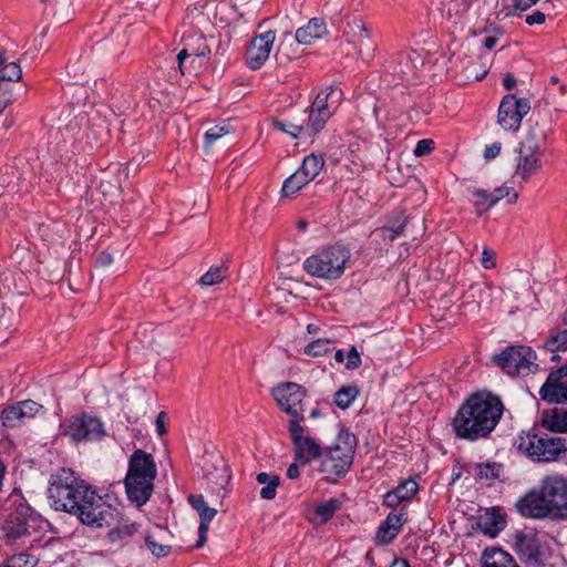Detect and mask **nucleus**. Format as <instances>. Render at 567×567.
<instances>
[{"label": "nucleus", "mask_w": 567, "mask_h": 567, "mask_svg": "<svg viewBox=\"0 0 567 567\" xmlns=\"http://www.w3.org/2000/svg\"><path fill=\"white\" fill-rule=\"evenodd\" d=\"M526 518L567 520V477L561 474L544 476L515 503Z\"/></svg>", "instance_id": "f257e3e1"}, {"label": "nucleus", "mask_w": 567, "mask_h": 567, "mask_svg": "<svg viewBox=\"0 0 567 567\" xmlns=\"http://www.w3.org/2000/svg\"><path fill=\"white\" fill-rule=\"evenodd\" d=\"M503 403L494 395H471L452 421L457 437L475 441L486 437L503 414Z\"/></svg>", "instance_id": "f03ea898"}, {"label": "nucleus", "mask_w": 567, "mask_h": 567, "mask_svg": "<svg viewBox=\"0 0 567 567\" xmlns=\"http://www.w3.org/2000/svg\"><path fill=\"white\" fill-rule=\"evenodd\" d=\"M63 478H65L64 487L61 485V489L53 488V496L58 499L62 512L75 515L84 525L92 527H111L117 522L118 511L107 504L94 489L84 494L82 496L84 499L78 506L76 502L69 498L72 488L68 489V478L71 480V475Z\"/></svg>", "instance_id": "7ed1b4c3"}, {"label": "nucleus", "mask_w": 567, "mask_h": 567, "mask_svg": "<svg viewBox=\"0 0 567 567\" xmlns=\"http://www.w3.org/2000/svg\"><path fill=\"white\" fill-rule=\"evenodd\" d=\"M547 135L548 128L545 125L529 118L527 133L515 150V175L525 183L542 171V148Z\"/></svg>", "instance_id": "20e7f679"}, {"label": "nucleus", "mask_w": 567, "mask_h": 567, "mask_svg": "<svg viewBox=\"0 0 567 567\" xmlns=\"http://www.w3.org/2000/svg\"><path fill=\"white\" fill-rule=\"evenodd\" d=\"M330 92H320L316 96L312 105L308 110L301 111V123H295V120H274L272 125L276 130L291 136L292 138L312 137L318 134L331 116L328 106V99L333 94Z\"/></svg>", "instance_id": "39448f33"}, {"label": "nucleus", "mask_w": 567, "mask_h": 567, "mask_svg": "<svg viewBox=\"0 0 567 567\" xmlns=\"http://www.w3.org/2000/svg\"><path fill=\"white\" fill-rule=\"evenodd\" d=\"M350 257V250L344 246L331 245L307 257L302 268L311 277L337 280L344 274Z\"/></svg>", "instance_id": "423d86ee"}, {"label": "nucleus", "mask_w": 567, "mask_h": 567, "mask_svg": "<svg viewBox=\"0 0 567 567\" xmlns=\"http://www.w3.org/2000/svg\"><path fill=\"white\" fill-rule=\"evenodd\" d=\"M355 447L354 434L348 430H341L321 461L320 471L326 474L328 481H334L349 472L353 463Z\"/></svg>", "instance_id": "0eeeda50"}, {"label": "nucleus", "mask_w": 567, "mask_h": 567, "mask_svg": "<svg viewBox=\"0 0 567 567\" xmlns=\"http://www.w3.org/2000/svg\"><path fill=\"white\" fill-rule=\"evenodd\" d=\"M519 452L537 462H551L566 453L565 440L536 430L522 432L516 440Z\"/></svg>", "instance_id": "6e6552de"}, {"label": "nucleus", "mask_w": 567, "mask_h": 567, "mask_svg": "<svg viewBox=\"0 0 567 567\" xmlns=\"http://www.w3.org/2000/svg\"><path fill=\"white\" fill-rule=\"evenodd\" d=\"M340 49L346 55H355L364 61L373 59L377 44L371 38V29L362 19L348 21Z\"/></svg>", "instance_id": "1a4fd4ad"}, {"label": "nucleus", "mask_w": 567, "mask_h": 567, "mask_svg": "<svg viewBox=\"0 0 567 567\" xmlns=\"http://www.w3.org/2000/svg\"><path fill=\"white\" fill-rule=\"evenodd\" d=\"M37 522L35 513L28 504H17L2 525L4 540L8 544L22 540V545L24 546V539L30 536V529L35 528Z\"/></svg>", "instance_id": "9d476101"}, {"label": "nucleus", "mask_w": 567, "mask_h": 567, "mask_svg": "<svg viewBox=\"0 0 567 567\" xmlns=\"http://www.w3.org/2000/svg\"><path fill=\"white\" fill-rule=\"evenodd\" d=\"M535 352L529 347L511 346L494 357V362L512 377H524L532 371Z\"/></svg>", "instance_id": "9b49d317"}, {"label": "nucleus", "mask_w": 567, "mask_h": 567, "mask_svg": "<svg viewBox=\"0 0 567 567\" xmlns=\"http://www.w3.org/2000/svg\"><path fill=\"white\" fill-rule=\"evenodd\" d=\"M288 431L293 444L295 461L307 465L322 456L320 443L310 436L297 420H290Z\"/></svg>", "instance_id": "f8f14e48"}, {"label": "nucleus", "mask_w": 567, "mask_h": 567, "mask_svg": "<svg viewBox=\"0 0 567 567\" xmlns=\"http://www.w3.org/2000/svg\"><path fill=\"white\" fill-rule=\"evenodd\" d=\"M272 395L280 409L290 415V420L300 423L305 419L306 391L301 385L293 382L280 384L272 390Z\"/></svg>", "instance_id": "ddd939ff"}, {"label": "nucleus", "mask_w": 567, "mask_h": 567, "mask_svg": "<svg viewBox=\"0 0 567 567\" xmlns=\"http://www.w3.org/2000/svg\"><path fill=\"white\" fill-rule=\"evenodd\" d=\"M515 550L527 564L539 567L550 556L549 547L540 540L536 532L518 533L515 537Z\"/></svg>", "instance_id": "4468645a"}, {"label": "nucleus", "mask_w": 567, "mask_h": 567, "mask_svg": "<svg viewBox=\"0 0 567 567\" xmlns=\"http://www.w3.org/2000/svg\"><path fill=\"white\" fill-rule=\"evenodd\" d=\"M530 111L528 99H517L514 94L503 97L499 107L497 122L505 131H518L523 117Z\"/></svg>", "instance_id": "2eb2a0df"}, {"label": "nucleus", "mask_w": 567, "mask_h": 567, "mask_svg": "<svg viewBox=\"0 0 567 567\" xmlns=\"http://www.w3.org/2000/svg\"><path fill=\"white\" fill-rule=\"evenodd\" d=\"M70 475L71 480L68 478V489L72 488V491L70 493L71 495L69 496V498L72 502H76L78 506H80L82 499H84L82 496L92 491L91 486L87 485L83 480L78 477L72 470L64 467L60 468L59 471H56L55 474L51 476L50 485L48 488V497L51 501V505L55 511H62V507L59 506L58 499L53 496V488L55 487L56 489H61V485L64 486V482H61L65 480L63 478V476Z\"/></svg>", "instance_id": "dca6fc26"}, {"label": "nucleus", "mask_w": 567, "mask_h": 567, "mask_svg": "<svg viewBox=\"0 0 567 567\" xmlns=\"http://www.w3.org/2000/svg\"><path fill=\"white\" fill-rule=\"evenodd\" d=\"M63 433L73 442L96 441L104 436V429L97 417L82 414L72 416L66 422Z\"/></svg>", "instance_id": "f3484780"}, {"label": "nucleus", "mask_w": 567, "mask_h": 567, "mask_svg": "<svg viewBox=\"0 0 567 567\" xmlns=\"http://www.w3.org/2000/svg\"><path fill=\"white\" fill-rule=\"evenodd\" d=\"M539 396L549 404L567 402V365L548 374L539 390Z\"/></svg>", "instance_id": "a211bd4d"}, {"label": "nucleus", "mask_w": 567, "mask_h": 567, "mask_svg": "<svg viewBox=\"0 0 567 567\" xmlns=\"http://www.w3.org/2000/svg\"><path fill=\"white\" fill-rule=\"evenodd\" d=\"M41 410L42 405L32 400L20 401L2 410L1 424L10 429L21 426L33 419Z\"/></svg>", "instance_id": "6ab92c4d"}, {"label": "nucleus", "mask_w": 567, "mask_h": 567, "mask_svg": "<svg viewBox=\"0 0 567 567\" xmlns=\"http://www.w3.org/2000/svg\"><path fill=\"white\" fill-rule=\"evenodd\" d=\"M276 39V33L271 30L256 35L247 51V65L251 70H259L268 60Z\"/></svg>", "instance_id": "aec40b11"}, {"label": "nucleus", "mask_w": 567, "mask_h": 567, "mask_svg": "<svg viewBox=\"0 0 567 567\" xmlns=\"http://www.w3.org/2000/svg\"><path fill=\"white\" fill-rule=\"evenodd\" d=\"M152 477H140L136 473L126 474L124 484L127 498L137 507L147 503L154 491Z\"/></svg>", "instance_id": "412c9836"}, {"label": "nucleus", "mask_w": 567, "mask_h": 567, "mask_svg": "<svg viewBox=\"0 0 567 567\" xmlns=\"http://www.w3.org/2000/svg\"><path fill=\"white\" fill-rule=\"evenodd\" d=\"M203 471L207 482L219 488H223L230 480L228 466L220 455L203 457Z\"/></svg>", "instance_id": "4be33fe9"}, {"label": "nucleus", "mask_w": 567, "mask_h": 567, "mask_svg": "<svg viewBox=\"0 0 567 567\" xmlns=\"http://www.w3.org/2000/svg\"><path fill=\"white\" fill-rule=\"evenodd\" d=\"M188 503L197 512L200 523L198 526V540L196 543V548H202L207 540V533L209 529V524L213 518L217 514V509L209 507L205 502L203 495H189Z\"/></svg>", "instance_id": "5701e85b"}, {"label": "nucleus", "mask_w": 567, "mask_h": 567, "mask_svg": "<svg viewBox=\"0 0 567 567\" xmlns=\"http://www.w3.org/2000/svg\"><path fill=\"white\" fill-rule=\"evenodd\" d=\"M406 520L408 513L404 506L401 507L399 513H390L377 530V543L381 545L390 544L398 536Z\"/></svg>", "instance_id": "b1692460"}, {"label": "nucleus", "mask_w": 567, "mask_h": 567, "mask_svg": "<svg viewBox=\"0 0 567 567\" xmlns=\"http://www.w3.org/2000/svg\"><path fill=\"white\" fill-rule=\"evenodd\" d=\"M136 473L140 477H152L155 480L157 475L156 464L151 454L143 450H136L128 462L127 474Z\"/></svg>", "instance_id": "393cba45"}, {"label": "nucleus", "mask_w": 567, "mask_h": 567, "mask_svg": "<svg viewBox=\"0 0 567 567\" xmlns=\"http://www.w3.org/2000/svg\"><path fill=\"white\" fill-rule=\"evenodd\" d=\"M326 33V24L322 19L313 18L307 25L297 29L296 40L300 44H310L313 40Z\"/></svg>", "instance_id": "a878e982"}, {"label": "nucleus", "mask_w": 567, "mask_h": 567, "mask_svg": "<svg viewBox=\"0 0 567 567\" xmlns=\"http://www.w3.org/2000/svg\"><path fill=\"white\" fill-rule=\"evenodd\" d=\"M114 527L109 532V539L111 543H126L138 530V525L133 522L124 520L117 516V522L113 524Z\"/></svg>", "instance_id": "bb28decb"}, {"label": "nucleus", "mask_w": 567, "mask_h": 567, "mask_svg": "<svg viewBox=\"0 0 567 567\" xmlns=\"http://www.w3.org/2000/svg\"><path fill=\"white\" fill-rule=\"evenodd\" d=\"M164 530L159 527L155 532H150L145 535V545L151 553L157 558L165 557L171 553L172 547L169 545L161 543Z\"/></svg>", "instance_id": "cd10ccee"}, {"label": "nucleus", "mask_w": 567, "mask_h": 567, "mask_svg": "<svg viewBox=\"0 0 567 567\" xmlns=\"http://www.w3.org/2000/svg\"><path fill=\"white\" fill-rule=\"evenodd\" d=\"M323 166V156L311 153L303 158V162L298 171L311 182L320 174Z\"/></svg>", "instance_id": "c85d7f7f"}, {"label": "nucleus", "mask_w": 567, "mask_h": 567, "mask_svg": "<svg viewBox=\"0 0 567 567\" xmlns=\"http://www.w3.org/2000/svg\"><path fill=\"white\" fill-rule=\"evenodd\" d=\"M256 481L259 484L266 485L260 489V497L262 499L270 501L276 497L277 487L280 484V478L278 475H269L268 473L261 472L257 474Z\"/></svg>", "instance_id": "c756f323"}, {"label": "nucleus", "mask_w": 567, "mask_h": 567, "mask_svg": "<svg viewBox=\"0 0 567 567\" xmlns=\"http://www.w3.org/2000/svg\"><path fill=\"white\" fill-rule=\"evenodd\" d=\"M341 501L338 498H330L318 504L315 507V515L319 524H324L333 517L337 511L341 507Z\"/></svg>", "instance_id": "7c9ffc66"}, {"label": "nucleus", "mask_w": 567, "mask_h": 567, "mask_svg": "<svg viewBox=\"0 0 567 567\" xmlns=\"http://www.w3.org/2000/svg\"><path fill=\"white\" fill-rule=\"evenodd\" d=\"M309 183L310 181L297 169L284 182L281 194L284 197L293 196Z\"/></svg>", "instance_id": "2f4dec72"}, {"label": "nucleus", "mask_w": 567, "mask_h": 567, "mask_svg": "<svg viewBox=\"0 0 567 567\" xmlns=\"http://www.w3.org/2000/svg\"><path fill=\"white\" fill-rule=\"evenodd\" d=\"M22 78V70L20 64L16 62H7L4 53L0 52V82L1 81H20Z\"/></svg>", "instance_id": "473e14b6"}, {"label": "nucleus", "mask_w": 567, "mask_h": 567, "mask_svg": "<svg viewBox=\"0 0 567 567\" xmlns=\"http://www.w3.org/2000/svg\"><path fill=\"white\" fill-rule=\"evenodd\" d=\"M545 349L550 352L567 350V329H553L544 342Z\"/></svg>", "instance_id": "72a5a7b5"}, {"label": "nucleus", "mask_w": 567, "mask_h": 567, "mask_svg": "<svg viewBox=\"0 0 567 567\" xmlns=\"http://www.w3.org/2000/svg\"><path fill=\"white\" fill-rule=\"evenodd\" d=\"M505 520L501 515L492 514L478 522L480 529L491 537H495L505 528Z\"/></svg>", "instance_id": "f704fd0d"}, {"label": "nucleus", "mask_w": 567, "mask_h": 567, "mask_svg": "<svg viewBox=\"0 0 567 567\" xmlns=\"http://www.w3.org/2000/svg\"><path fill=\"white\" fill-rule=\"evenodd\" d=\"M483 567H518L514 558L502 549H493Z\"/></svg>", "instance_id": "c9c22d12"}, {"label": "nucleus", "mask_w": 567, "mask_h": 567, "mask_svg": "<svg viewBox=\"0 0 567 567\" xmlns=\"http://www.w3.org/2000/svg\"><path fill=\"white\" fill-rule=\"evenodd\" d=\"M359 395V389L355 385H346L340 388L336 394L333 402L336 405L342 410L348 409L352 402Z\"/></svg>", "instance_id": "e433bc0d"}, {"label": "nucleus", "mask_w": 567, "mask_h": 567, "mask_svg": "<svg viewBox=\"0 0 567 567\" xmlns=\"http://www.w3.org/2000/svg\"><path fill=\"white\" fill-rule=\"evenodd\" d=\"M470 0H450L444 4V11L449 20H457L470 9Z\"/></svg>", "instance_id": "4c0bfd02"}, {"label": "nucleus", "mask_w": 567, "mask_h": 567, "mask_svg": "<svg viewBox=\"0 0 567 567\" xmlns=\"http://www.w3.org/2000/svg\"><path fill=\"white\" fill-rule=\"evenodd\" d=\"M546 423L555 432L567 433V409H554Z\"/></svg>", "instance_id": "58836bf2"}, {"label": "nucleus", "mask_w": 567, "mask_h": 567, "mask_svg": "<svg viewBox=\"0 0 567 567\" xmlns=\"http://www.w3.org/2000/svg\"><path fill=\"white\" fill-rule=\"evenodd\" d=\"M227 268L225 266L210 267L199 279L202 286H214L220 284L227 276Z\"/></svg>", "instance_id": "ea45409f"}, {"label": "nucleus", "mask_w": 567, "mask_h": 567, "mask_svg": "<svg viewBox=\"0 0 567 567\" xmlns=\"http://www.w3.org/2000/svg\"><path fill=\"white\" fill-rule=\"evenodd\" d=\"M502 465L495 462L475 465V476L478 480L492 481L499 477Z\"/></svg>", "instance_id": "a19ab883"}, {"label": "nucleus", "mask_w": 567, "mask_h": 567, "mask_svg": "<svg viewBox=\"0 0 567 567\" xmlns=\"http://www.w3.org/2000/svg\"><path fill=\"white\" fill-rule=\"evenodd\" d=\"M333 341L329 338H319L305 348V353L311 357H321L331 350Z\"/></svg>", "instance_id": "79ce46f5"}, {"label": "nucleus", "mask_w": 567, "mask_h": 567, "mask_svg": "<svg viewBox=\"0 0 567 567\" xmlns=\"http://www.w3.org/2000/svg\"><path fill=\"white\" fill-rule=\"evenodd\" d=\"M491 204H497L503 198H507L509 204H515L518 199V193L509 186H499L492 192Z\"/></svg>", "instance_id": "37998d69"}, {"label": "nucleus", "mask_w": 567, "mask_h": 567, "mask_svg": "<svg viewBox=\"0 0 567 567\" xmlns=\"http://www.w3.org/2000/svg\"><path fill=\"white\" fill-rule=\"evenodd\" d=\"M231 132V126L227 123H223L220 125H215L206 131L204 140L205 146H212L217 140L229 134Z\"/></svg>", "instance_id": "c03bdc74"}, {"label": "nucleus", "mask_w": 567, "mask_h": 567, "mask_svg": "<svg viewBox=\"0 0 567 567\" xmlns=\"http://www.w3.org/2000/svg\"><path fill=\"white\" fill-rule=\"evenodd\" d=\"M403 502H408L414 497L419 491L417 483L414 480H406L394 488Z\"/></svg>", "instance_id": "a18cd8bd"}, {"label": "nucleus", "mask_w": 567, "mask_h": 567, "mask_svg": "<svg viewBox=\"0 0 567 567\" xmlns=\"http://www.w3.org/2000/svg\"><path fill=\"white\" fill-rule=\"evenodd\" d=\"M473 195L477 198V200L475 203V207L480 215L496 205V204H491L489 196H492V192H486L483 189H475L473 192Z\"/></svg>", "instance_id": "49530a36"}, {"label": "nucleus", "mask_w": 567, "mask_h": 567, "mask_svg": "<svg viewBox=\"0 0 567 567\" xmlns=\"http://www.w3.org/2000/svg\"><path fill=\"white\" fill-rule=\"evenodd\" d=\"M9 563L16 567H34L38 564V559L33 555L20 553L11 556Z\"/></svg>", "instance_id": "de8ad7c7"}, {"label": "nucleus", "mask_w": 567, "mask_h": 567, "mask_svg": "<svg viewBox=\"0 0 567 567\" xmlns=\"http://www.w3.org/2000/svg\"><path fill=\"white\" fill-rule=\"evenodd\" d=\"M209 53H210V49L207 45H204L203 51H189L187 48L181 50L179 53L177 54V61H178V66H179L181 72L184 73L183 66H184V62L186 59H188L190 56H197V58L206 56Z\"/></svg>", "instance_id": "09e8293b"}, {"label": "nucleus", "mask_w": 567, "mask_h": 567, "mask_svg": "<svg viewBox=\"0 0 567 567\" xmlns=\"http://www.w3.org/2000/svg\"><path fill=\"white\" fill-rule=\"evenodd\" d=\"M406 224H408V217L404 216L402 213H398L396 216L389 219L385 227H388L389 229L395 230L398 233V235L400 236L403 234V230H404Z\"/></svg>", "instance_id": "8fccbe9b"}, {"label": "nucleus", "mask_w": 567, "mask_h": 567, "mask_svg": "<svg viewBox=\"0 0 567 567\" xmlns=\"http://www.w3.org/2000/svg\"><path fill=\"white\" fill-rule=\"evenodd\" d=\"M434 150V142L429 138L420 140L413 151L416 157L430 154Z\"/></svg>", "instance_id": "3c124183"}, {"label": "nucleus", "mask_w": 567, "mask_h": 567, "mask_svg": "<svg viewBox=\"0 0 567 567\" xmlns=\"http://www.w3.org/2000/svg\"><path fill=\"white\" fill-rule=\"evenodd\" d=\"M481 262L483 268L493 269L496 266L495 252L492 249L485 247L482 252Z\"/></svg>", "instance_id": "603ef678"}, {"label": "nucleus", "mask_w": 567, "mask_h": 567, "mask_svg": "<svg viewBox=\"0 0 567 567\" xmlns=\"http://www.w3.org/2000/svg\"><path fill=\"white\" fill-rule=\"evenodd\" d=\"M361 365V357L357 349L352 347L350 351L347 353V362L346 368L347 369H355Z\"/></svg>", "instance_id": "864d4df0"}, {"label": "nucleus", "mask_w": 567, "mask_h": 567, "mask_svg": "<svg viewBox=\"0 0 567 567\" xmlns=\"http://www.w3.org/2000/svg\"><path fill=\"white\" fill-rule=\"evenodd\" d=\"M373 235H375V236H378V237L382 238V239H383V240H385V241H390V243H391V241H393V240H395V239L399 237V235H398V233H396L395 230H393V229H389V228H388V227H385V226H383V227H381V228L375 229V230L373 231Z\"/></svg>", "instance_id": "5fc2aeb1"}, {"label": "nucleus", "mask_w": 567, "mask_h": 567, "mask_svg": "<svg viewBox=\"0 0 567 567\" xmlns=\"http://www.w3.org/2000/svg\"><path fill=\"white\" fill-rule=\"evenodd\" d=\"M403 501L394 489L388 492L383 497V504L388 507H398Z\"/></svg>", "instance_id": "6e6d98bb"}, {"label": "nucleus", "mask_w": 567, "mask_h": 567, "mask_svg": "<svg viewBox=\"0 0 567 567\" xmlns=\"http://www.w3.org/2000/svg\"><path fill=\"white\" fill-rule=\"evenodd\" d=\"M501 150H502V144L499 142H495V143L486 146V148L484 151V158L487 161L495 158L496 156L499 155Z\"/></svg>", "instance_id": "4d7b16f0"}, {"label": "nucleus", "mask_w": 567, "mask_h": 567, "mask_svg": "<svg viewBox=\"0 0 567 567\" xmlns=\"http://www.w3.org/2000/svg\"><path fill=\"white\" fill-rule=\"evenodd\" d=\"M408 59H409V61H411L412 65H411V68H408L406 70H402V72L404 74L413 73L416 69V63L417 62L422 63V56L416 51H412L411 53H409Z\"/></svg>", "instance_id": "13d9d810"}, {"label": "nucleus", "mask_w": 567, "mask_h": 567, "mask_svg": "<svg viewBox=\"0 0 567 567\" xmlns=\"http://www.w3.org/2000/svg\"><path fill=\"white\" fill-rule=\"evenodd\" d=\"M546 20L545 14L542 11H535L532 14H528L525 19V22L528 25L533 24H543Z\"/></svg>", "instance_id": "bf43d9fd"}, {"label": "nucleus", "mask_w": 567, "mask_h": 567, "mask_svg": "<svg viewBox=\"0 0 567 567\" xmlns=\"http://www.w3.org/2000/svg\"><path fill=\"white\" fill-rule=\"evenodd\" d=\"M113 262V257L106 251H102L96 256L95 264L99 267H106Z\"/></svg>", "instance_id": "052dcab7"}, {"label": "nucleus", "mask_w": 567, "mask_h": 567, "mask_svg": "<svg viewBox=\"0 0 567 567\" xmlns=\"http://www.w3.org/2000/svg\"><path fill=\"white\" fill-rule=\"evenodd\" d=\"M539 0H514V9L518 11H526L535 6Z\"/></svg>", "instance_id": "680f3d73"}, {"label": "nucleus", "mask_w": 567, "mask_h": 567, "mask_svg": "<svg viewBox=\"0 0 567 567\" xmlns=\"http://www.w3.org/2000/svg\"><path fill=\"white\" fill-rule=\"evenodd\" d=\"M299 465H301L299 462L295 461L292 464L289 465L287 470V476L290 480H296L300 476Z\"/></svg>", "instance_id": "e2e57ef3"}, {"label": "nucleus", "mask_w": 567, "mask_h": 567, "mask_svg": "<svg viewBox=\"0 0 567 567\" xmlns=\"http://www.w3.org/2000/svg\"><path fill=\"white\" fill-rule=\"evenodd\" d=\"M164 419H165L164 412H161L156 417V430L159 435H163L166 432Z\"/></svg>", "instance_id": "0e129e2a"}, {"label": "nucleus", "mask_w": 567, "mask_h": 567, "mask_svg": "<svg viewBox=\"0 0 567 567\" xmlns=\"http://www.w3.org/2000/svg\"><path fill=\"white\" fill-rule=\"evenodd\" d=\"M503 85L507 91H511L516 85V79L511 73H507L503 79Z\"/></svg>", "instance_id": "69168bd1"}, {"label": "nucleus", "mask_w": 567, "mask_h": 567, "mask_svg": "<svg viewBox=\"0 0 567 567\" xmlns=\"http://www.w3.org/2000/svg\"><path fill=\"white\" fill-rule=\"evenodd\" d=\"M496 42H497V38L496 37H493V35H488L484 39V42H483V45L487 49V50H491L493 49L495 45H496Z\"/></svg>", "instance_id": "338daca9"}, {"label": "nucleus", "mask_w": 567, "mask_h": 567, "mask_svg": "<svg viewBox=\"0 0 567 567\" xmlns=\"http://www.w3.org/2000/svg\"><path fill=\"white\" fill-rule=\"evenodd\" d=\"M389 567H410V565L404 558H395Z\"/></svg>", "instance_id": "774afa93"}]
</instances>
